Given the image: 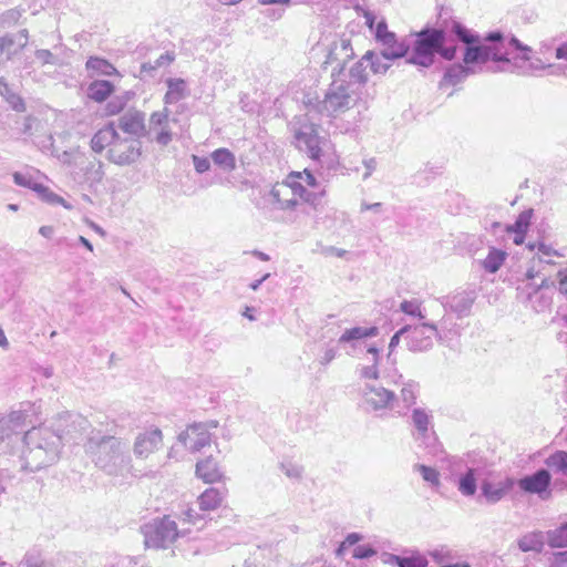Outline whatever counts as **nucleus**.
<instances>
[{"mask_svg":"<svg viewBox=\"0 0 567 567\" xmlns=\"http://www.w3.org/2000/svg\"><path fill=\"white\" fill-rule=\"evenodd\" d=\"M483 41L489 44L482 43L480 39L478 43L465 47L463 53V63L467 66H475L478 72L483 71L482 64H485L489 60L494 62L509 63L508 51L505 48L504 35L499 31L489 32Z\"/></svg>","mask_w":567,"mask_h":567,"instance_id":"nucleus-1","label":"nucleus"},{"mask_svg":"<svg viewBox=\"0 0 567 567\" xmlns=\"http://www.w3.org/2000/svg\"><path fill=\"white\" fill-rule=\"evenodd\" d=\"M226 489L207 487L196 499L199 512L195 508H188L184 514V520L193 525L204 522L206 514L216 512L223 507L226 501Z\"/></svg>","mask_w":567,"mask_h":567,"instance_id":"nucleus-2","label":"nucleus"},{"mask_svg":"<svg viewBox=\"0 0 567 567\" xmlns=\"http://www.w3.org/2000/svg\"><path fill=\"white\" fill-rule=\"evenodd\" d=\"M178 537L176 523L169 516L155 520L145 532L146 544L154 548H166Z\"/></svg>","mask_w":567,"mask_h":567,"instance_id":"nucleus-3","label":"nucleus"},{"mask_svg":"<svg viewBox=\"0 0 567 567\" xmlns=\"http://www.w3.org/2000/svg\"><path fill=\"white\" fill-rule=\"evenodd\" d=\"M389 59L384 58V52L382 55H378L373 51H368L352 68L351 76L358 82L364 83L370 75L384 74L389 69V64L384 60Z\"/></svg>","mask_w":567,"mask_h":567,"instance_id":"nucleus-4","label":"nucleus"},{"mask_svg":"<svg viewBox=\"0 0 567 567\" xmlns=\"http://www.w3.org/2000/svg\"><path fill=\"white\" fill-rule=\"evenodd\" d=\"M142 155V143L137 138L118 137L113 148L110 150L109 161L116 165H130Z\"/></svg>","mask_w":567,"mask_h":567,"instance_id":"nucleus-5","label":"nucleus"},{"mask_svg":"<svg viewBox=\"0 0 567 567\" xmlns=\"http://www.w3.org/2000/svg\"><path fill=\"white\" fill-rule=\"evenodd\" d=\"M284 181L288 184L300 202H310L311 192L309 189L318 186L317 178L308 169L290 172Z\"/></svg>","mask_w":567,"mask_h":567,"instance_id":"nucleus-6","label":"nucleus"},{"mask_svg":"<svg viewBox=\"0 0 567 567\" xmlns=\"http://www.w3.org/2000/svg\"><path fill=\"white\" fill-rule=\"evenodd\" d=\"M435 53L445 60H452L455 56L456 47L446 43L443 31L427 28V66L433 62Z\"/></svg>","mask_w":567,"mask_h":567,"instance_id":"nucleus-7","label":"nucleus"},{"mask_svg":"<svg viewBox=\"0 0 567 567\" xmlns=\"http://www.w3.org/2000/svg\"><path fill=\"white\" fill-rule=\"evenodd\" d=\"M375 39L384 47V58H401L406 53V47L396 41L388 24L382 20L375 25Z\"/></svg>","mask_w":567,"mask_h":567,"instance_id":"nucleus-8","label":"nucleus"},{"mask_svg":"<svg viewBox=\"0 0 567 567\" xmlns=\"http://www.w3.org/2000/svg\"><path fill=\"white\" fill-rule=\"evenodd\" d=\"M181 440L188 450L198 452L210 445L212 435L206 424H194L181 434Z\"/></svg>","mask_w":567,"mask_h":567,"instance_id":"nucleus-9","label":"nucleus"},{"mask_svg":"<svg viewBox=\"0 0 567 567\" xmlns=\"http://www.w3.org/2000/svg\"><path fill=\"white\" fill-rule=\"evenodd\" d=\"M118 137L120 135L115 128L114 122H110L95 132L91 138L90 146L94 153L100 154L107 151L109 155L110 150L113 148Z\"/></svg>","mask_w":567,"mask_h":567,"instance_id":"nucleus-10","label":"nucleus"},{"mask_svg":"<svg viewBox=\"0 0 567 567\" xmlns=\"http://www.w3.org/2000/svg\"><path fill=\"white\" fill-rule=\"evenodd\" d=\"M551 482V475L547 470H538L532 475L518 480L519 488L526 493L540 494L545 492Z\"/></svg>","mask_w":567,"mask_h":567,"instance_id":"nucleus-11","label":"nucleus"},{"mask_svg":"<svg viewBox=\"0 0 567 567\" xmlns=\"http://www.w3.org/2000/svg\"><path fill=\"white\" fill-rule=\"evenodd\" d=\"M195 474L205 484L219 483L224 478L219 463L213 456L199 460L196 463Z\"/></svg>","mask_w":567,"mask_h":567,"instance_id":"nucleus-12","label":"nucleus"},{"mask_svg":"<svg viewBox=\"0 0 567 567\" xmlns=\"http://www.w3.org/2000/svg\"><path fill=\"white\" fill-rule=\"evenodd\" d=\"M118 127L130 138L141 137L145 132L144 114L140 111H128L118 118Z\"/></svg>","mask_w":567,"mask_h":567,"instance_id":"nucleus-13","label":"nucleus"},{"mask_svg":"<svg viewBox=\"0 0 567 567\" xmlns=\"http://www.w3.org/2000/svg\"><path fill=\"white\" fill-rule=\"evenodd\" d=\"M270 194L279 209H293L301 203L285 181L276 183Z\"/></svg>","mask_w":567,"mask_h":567,"instance_id":"nucleus-14","label":"nucleus"},{"mask_svg":"<svg viewBox=\"0 0 567 567\" xmlns=\"http://www.w3.org/2000/svg\"><path fill=\"white\" fill-rule=\"evenodd\" d=\"M475 300V291L464 290L450 297L447 305L450 309L457 315L458 318H464L470 316L472 306Z\"/></svg>","mask_w":567,"mask_h":567,"instance_id":"nucleus-15","label":"nucleus"},{"mask_svg":"<svg viewBox=\"0 0 567 567\" xmlns=\"http://www.w3.org/2000/svg\"><path fill=\"white\" fill-rule=\"evenodd\" d=\"M514 484L515 481L511 477L498 483L485 481L482 483L481 489L486 501L494 504L499 502L514 487Z\"/></svg>","mask_w":567,"mask_h":567,"instance_id":"nucleus-16","label":"nucleus"},{"mask_svg":"<svg viewBox=\"0 0 567 567\" xmlns=\"http://www.w3.org/2000/svg\"><path fill=\"white\" fill-rule=\"evenodd\" d=\"M364 403L373 410L385 409L394 400L393 392L381 388L370 386L363 394Z\"/></svg>","mask_w":567,"mask_h":567,"instance_id":"nucleus-17","label":"nucleus"},{"mask_svg":"<svg viewBox=\"0 0 567 567\" xmlns=\"http://www.w3.org/2000/svg\"><path fill=\"white\" fill-rule=\"evenodd\" d=\"M162 433L159 430H152L141 435L135 443V453L141 457H147L150 454L158 451L162 446Z\"/></svg>","mask_w":567,"mask_h":567,"instance_id":"nucleus-18","label":"nucleus"},{"mask_svg":"<svg viewBox=\"0 0 567 567\" xmlns=\"http://www.w3.org/2000/svg\"><path fill=\"white\" fill-rule=\"evenodd\" d=\"M478 73L475 66H467L466 64L456 63L450 66L444 73L440 87L444 89L447 85H456L462 83L467 76Z\"/></svg>","mask_w":567,"mask_h":567,"instance_id":"nucleus-19","label":"nucleus"},{"mask_svg":"<svg viewBox=\"0 0 567 567\" xmlns=\"http://www.w3.org/2000/svg\"><path fill=\"white\" fill-rule=\"evenodd\" d=\"M350 95L342 86L331 89L324 97V107L330 112L344 111L349 107Z\"/></svg>","mask_w":567,"mask_h":567,"instance_id":"nucleus-20","label":"nucleus"},{"mask_svg":"<svg viewBox=\"0 0 567 567\" xmlns=\"http://www.w3.org/2000/svg\"><path fill=\"white\" fill-rule=\"evenodd\" d=\"M115 91V86L107 80H94L87 86V97L95 103L105 102Z\"/></svg>","mask_w":567,"mask_h":567,"instance_id":"nucleus-21","label":"nucleus"},{"mask_svg":"<svg viewBox=\"0 0 567 567\" xmlns=\"http://www.w3.org/2000/svg\"><path fill=\"white\" fill-rule=\"evenodd\" d=\"M297 140L305 145V150L310 158L315 161L321 158V141L319 135L315 131H311L310 133L299 132L297 134Z\"/></svg>","mask_w":567,"mask_h":567,"instance_id":"nucleus-22","label":"nucleus"},{"mask_svg":"<svg viewBox=\"0 0 567 567\" xmlns=\"http://www.w3.org/2000/svg\"><path fill=\"white\" fill-rule=\"evenodd\" d=\"M545 535L542 532H530L523 535L518 540V548L524 551L540 553L544 548Z\"/></svg>","mask_w":567,"mask_h":567,"instance_id":"nucleus-23","label":"nucleus"},{"mask_svg":"<svg viewBox=\"0 0 567 567\" xmlns=\"http://www.w3.org/2000/svg\"><path fill=\"white\" fill-rule=\"evenodd\" d=\"M85 68L86 70L93 71L96 75L111 76L118 74L116 68L112 63L97 56H90L85 63Z\"/></svg>","mask_w":567,"mask_h":567,"instance_id":"nucleus-24","label":"nucleus"},{"mask_svg":"<svg viewBox=\"0 0 567 567\" xmlns=\"http://www.w3.org/2000/svg\"><path fill=\"white\" fill-rule=\"evenodd\" d=\"M507 257L506 251L491 247L486 258L482 261V267L489 274H495L503 266Z\"/></svg>","mask_w":567,"mask_h":567,"instance_id":"nucleus-25","label":"nucleus"},{"mask_svg":"<svg viewBox=\"0 0 567 567\" xmlns=\"http://www.w3.org/2000/svg\"><path fill=\"white\" fill-rule=\"evenodd\" d=\"M168 90L165 94V103L172 104L176 103L186 95V82L182 79H168L167 80Z\"/></svg>","mask_w":567,"mask_h":567,"instance_id":"nucleus-26","label":"nucleus"},{"mask_svg":"<svg viewBox=\"0 0 567 567\" xmlns=\"http://www.w3.org/2000/svg\"><path fill=\"white\" fill-rule=\"evenodd\" d=\"M40 198L51 205H61L66 209H72V205L64 200L61 196L52 192L49 187L42 184H34V190Z\"/></svg>","mask_w":567,"mask_h":567,"instance_id":"nucleus-27","label":"nucleus"},{"mask_svg":"<svg viewBox=\"0 0 567 567\" xmlns=\"http://www.w3.org/2000/svg\"><path fill=\"white\" fill-rule=\"evenodd\" d=\"M214 163L226 171H234L236 168V157L227 148H217L212 153Z\"/></svg>","mask_w":567,"mask_h":567,"instance_id":"nucleus-28","label":"nucleus"},{"mask_svg":"<svg viewBox=\"0 0 567 567\" xmlns=\"http://www.w3.org/2000/svg\"><path fill=\"white\" fill-rule=\"evenodd\" d=\"M546 542L551 548L567 547V522L546 533Z\"/></svg>","mask_w":567,"mask_h":567,"instance_id":"nucleus-29","label":"nucleus"},{"mask_svg":"<svg viewBox=\"0 0 567 567\" xmlns=\"http://www.w3.org/2000/svg\"><path fill=\"white\" fill-rule=\"evenodd\" d=\"M532 217H533V209H527V210L522 212L517 216L514 224L507 225L505 227V231L507 234H512V233H526L527 234L529 226H530Z\"/></svg>","mask_w":567,"mask_h":567,"instance_id":"nucleus-30","label":"nucleus"},{"mask_svg":"<svg viewBox=\"0 0 567 567\" xmlns=\"http://www.w3.org/2000/svg\"><path fill=\"white\" fill-rule=\"evenodd\" d=\"M378 334L377 327L362 328L355 327L344 331V333L340 337L341 342H349L352 340H359L368 337H374Z\"/></svg>","mask_w":567,"mask_h":567,"instance_id":"nucleus-31","label":"nucleus"},{"mask_svg":"<svg viewBox=\"0 0 567 567\" xmlns=\"http://www.w3.org/2000/svg\"><path fill=\"white\" fill-rule=\"evenodd\" d=\"M545 464L567 476V452L557 451L546 458Z\"/></svg>","mask_w":567,"mask_h":567,"instance_id":"nucleus-32","label":"nucleus"},{"mask_svg":"<svg viewBox=\"0 0 567 567\" xmlns=\"http://www.w3.org/2000/svg\"><path fill=\"white\" fill-rule=\"evenodd\" d=\"M475 471L470 468L458 481V491L464 496H472L476 492Z\"/></svg>","mask_w":567,"mask_h":567,"instance_id":"nucleus-33","label":"nucleus"},{"mask_svg":"<svg viewBox=\"0 0 567 567\" xmlns=\"http://www.w3.org/2000/svg\"><path fill=\"white\" fill-rule=\"evenodd\" d=\"M454 33L461 42L466 44V47L478 43L481 39L478 34L473 33L460 23L454 24Z\"/></svg>","mask_w":567,"mask_h":567,"instance_id":"nucleus-34","label":"nucleus"},{"mask_svg":"<svg viewBox=\"0 0 567 567\" xmlns=\"http://www.w3.org/2000/svg\"><path fill=\"white\" fill-rule=\"evenodd\" d=\"M416 51H417L416 58H412L410 61L415 64L424 65L425 64V31L424 30L419 33Z\"/></svg>","mask_w":567,"mask_h":567,"instance_id":"nucleus-35","label":"nucleus"},{"mask_svg":"<svg viewBox=\"0 0 567 567\" xmlns=\"http://www.w3.org/2000/svg\"><path fill=\"white\" fill-rule=\"evenodd\" d=\"M431 556L437 564H443L445 561L454 559V554L452 553V550L444 547H442L441 549L433 550L431 553Z\"/></svg>","mask_w":567,"mask_h":567,"instance_id":"nucleus-36","label":"nucleus"},{"mask_svg":"<svg viewBox=\"0 0 567 567\" xmlns=\"http://www.w3.org/2000/svg\"><path fill=\"white\" fill-rule=\"evenodd\" d=\"M125 109V101L122 99H116L111 101L105 106V113L109 116H114L120 114Z\"/></svg>","mask_w":567,"mask_h":567,"instance_id":"nucleus-37","label":"nucleus"},{"mask_svg":"<svg viewBox=\"0 0 567 567\" xmlns=\"http://www.w3.org/2000/svg\"><path fill=\"white\" fill-rule=\"evenodd\" d=\"M6 100L13 111H16V112H24L25 111L24 101L20 95L12 93V94H9Z\"/></svg>","mask_w":567,"mask_h":567,"instance_id":"nucleus-38","label":"nucleus"},{"mask_svg":"<svg viewBox=\"0 0 567 567\" xmlns=\"http://www.w3.org/2000/svg\"><path fill=\"white\" fill-rule=\"evenodd\" d=\"M192 159H193L194 167L197 173L202 174V173L209 171L210 163L206 157H199L197 155H193Z\"/></svg>","mask_w":567,"mask_h":567,"instance_id":"nucleus-39","label":"nucleus"},{"mask_svg":"<svg viewBox=\"0 0 567 567\" xmlns=\"http://www.w3.org/2000/svg\"><path fill=\"white\" fill-rule=\"evenodd\" d=\"M360 535L355 533L348 535L347 538L340 544L337 550V555L341 556L349 546L357 544L360 540Z\"/></svg>","mask_w":567,"mask_h":567,"instance_id":"nucleus-40","label":"nucleus"},{"mask_svg":"<svg viewBox=\"0 0 567 567\" xmlns=\"http://www.w3.org/2000/svg\"><path fill=\"white\" fill-rule=\"evenodd\" d=\"M13 181L19 186L27 187V188L34 190L35 183L32 182V179L30 177L23 175L22 173L16 172L13 174Z\"/></svg>","mask_w":567,"mask_h":567,"instance_id":"nucleus-41","label":"nucleus"},{"mask_svg":"<svg viewBox=\"0 0 567 567\" xmlns=\"http://www.w3.org/2000/svg\"><path fill=\"white\" fill-rule=\"evenodd\" d=\"M373 555H375V550L369 546H358L352 553V556L357 559L369 558Z\"/></svg>","mask_w":567,"mask_h":567,"instance_id":"nucleus-42","label":"nucleus"},{"mask_svg":"<svg viewBox=\"0 0 567 567\" xmlns=\"http://www.w3.org/2000/svg\"><path fill=\"white\" fill-rule=\"evenodd\" d=\"M556 277L559 292L567 296V267L558 270Z\"/></svg>","mask_w":567,"mask_h":567,"instance_id":"nucleus-43","label":"nucleus"},{"mask_svg":"<svg viewBox=\"0 0 567 567\" xmlns=\"http://www.w3.org/2000/svg\"><path fill=\"white\" fill-rule=\"evenodd\" d=\"M511 45H513L515 49L523 52L522 59L525 61H528L530 58L528 56V53L532 51V49L525 44H523L518 39L515 37H512L509 42Z\"/></svg>","mask_w":567,"mask_h":567,"instance_id":"nucleus-44","label":"nucleus"},{"mask_svg":"<svg viewBox=\"0 0 567 567\" xmlns=\"http://www.w3.org/2000/svg\"><path fill=\"white\" fill-rule=\"evenodd\" d=\"M401 309L411 316H421L420 306L413 301H404L401 303Z\"/></svg>","mask_w":567,"mask_h":567,"instance_id":"nucleus-45","label":"nucleus"},{"mask_svg":"<svg viewBox=\"0 0 567 567\" xmlns=\"http://www.w3.org/2000/svg\"><path fill=\"white\" fill-rule=\"evenodd\" d=\"M537 250L544 256H556V257H563V254H560L558 250L554 249L549 245H546L543 241L537 243Z\"/></svg>","mask_w":567,"mask_h":567,"instance_id":"nucleus-46","label":"nucleus"},{"mask_svg":"<svg viewBox=\"0 0 567 567\" xmlns=\"http://www.w3.org/2000/svg\"><path fill=\"white\" fill-rule=\"evenodd\" d=\"M399 567H424V563L421 558H404L399 559Z\"/></svg>","mask_w":567,"mask_h":567,"instance_id":"nucleus-47","label":"nucleus"},{"mask_svg":"<svg viewBox=\"0 0 567 567\" xmlns=\"http://www.w3.org/2000/svg\"><path fill=\"white\" fill-rule=\"evenodd\" d=\"M550 567H567V550L554 554Z\"/></svg>","mask_w":567,"mask_h":567,"instance_id":"nucleus-48","label":"nucleus"},{"mask_svg":"<svg viewBox=\"0 0 567 567\" xmlns=\"http://www.w3.org/2000/svg\"><path fill=\"white\" fill-rule=\"evenodd\" d=\"M413 421H414V424L415 426L420 430V431H423L425 427H424V423H425V415L423 414L422 411L420 410H415L414 413H413Z\"/></svg>","mask_w":567,"mask_h":567,"instance_id":"nucleus-49","label":"nucleus"},{"mask_svg":"<svg viewBox=\"0 0 567 567\" xmlns=\"http://www.w3.org/2000/svg\"><path fill=\"white\" fill-rule=\"evenodd\" d=\"M402 396H403V400L408 404L414 403L415 395H414V390H413L412 385H409V386L402 389Z\"/></svg>","mask_w":567,"mask_h":567,"instance_id":"nucleus-50","label":"nucleus"},{"mask_svg":"<svg viewBox=\"0 0 567 567\" xmlns=\"http://www.w3.org/2000/svg\"><path fill=\"white\" fill-rule=\"evenodd\" d=\"M439 472L435 468L427 466V483L439 485Z\"/></svg>","mask_w":567,"mask_h":567,"instance_id":"nucleus-51","label":"nucleus"},{"mask_svg":"<svg viewBox=\"0 0 567 567\" xmlns=\"http://www.w3.org/2000/svg\"><path fill=\"white\" fill-rule=\"evenodd\" d=\"M551 305V298L540 296L539 305L534 306L536 311H544L546 308H548Z\"/></svg>","mask_w":567,"mask_h":567,"instance_id":"nucleus-52","label":"nucleus"},{"mask_svg":"<svg viewBox=\"0 0 567 567\" xmlns=\"http://www.w3.org/2000/svg\"><path fill=\"white\" fill-rule=\"evenodd\" d=\"M363 375L368 379H378V369L375 365L363 370Z\"/></svg>","mask_w":567,"mask_h":567,"instance_id":"nucleus-53","label":"nucleus"},{"mask_svg":"<svg viewBox=\"0 0 567 567\" xmlns=\"http://www.w3.org/2000/svg\"><path fill=\"white\" fill-rule=\"evenodd\" d=\"M556 58L567 60V43H564L556 49Z\"/></svg>","mask_w":567,"mask_h":567,"instance_id":"nucleus-54","label":"nucleus"},{"mask_svg":"<svg viewBox=\"0 0 567 567\" xmlns=\"http://www.w3.org/2000/svg\"><path fill=\"white\" fill-rule=\"evenodd\" d=\"M156 141L159 143V144H163V145H166L169 141H171V134L166 131L164 132H161L157 136H156Z\"/></svg>","mask_w":567,"mask_h":567,"instance_id":"nucleus-55","label":"nucleus"},{"mask_svg":"<svg viewBox=\"0 0 567 567\" xmlns=\"http://www.w3.org/2000/svg\"><path fill=\"white\" fill-rule=\"evenodd\" d=\"M53 231L54 229L52 226H42L39 229V233L47 238H50L53 235Z\"/></svg>","mask_w":567,"mask_h":567,"instance_id":"nucleus-56","label":"nucleus"},{"mask_svg":"<svg viewBox=\"0 0 567 567\" xmlns=\"http://www.w3.org/2000/svg\"><path fill=\"white\" fill-rule=\"evenodd\" d=\"M336 357V351L333 349H328L324 353L322 364H327L331 362Z\"/></svg>","mask_w":567,"mask_h":567,"instance_id":"nucleus-57","label":"nucleus"},{"mask_svg":"<svg viewBox=\"0 0 567 567\" xmlns=\"http://www.w3.org/2000/svg\"><path fill=\"white\" fill-rule=\"evenodd\" d=\"M259 3L262 6H269V4H289V0H259Z\"/></svg>","mask_w":567,"mask_h":567,"instance_id":"nucleus-58","label":"nucleus"},{"mask_svg":"<svg viewBox=\"0 0 567 567\" xmlns=\"http://www.w3.org/2000/svg\"><path fill=\"white\" fill-rule=\"evenodd\" d=\"M513 243L517 246L522 245L525 240L526 233H514Z\"/></svg>","mask_w":567,"mask_h":567,"instance_id":"nucleus-59","label":"nucleus"},{"mask_svg":"<svg viewBox=\"0 0 567 567\" xmlns=\"http://www.w3.org/2000/svg\"><path fill=\"white\" fill-rule=\"evenodd\" d=\"M364 17H365V23H367V25H368L370 29H372V28H373V25H374V22H375V18H374V16H373V14H371V13H369V12H367V13L364 14Z\"/></svg>","mask_w":567,"mask_h":567,"instance_id":"nucleus-60","label":"nucleus"},{"mask_svg":"<svg viewBox=\"0 0 567 567\" xmlns=\"http://www.w3.org/2000/svg\"><path fill=\"white\" fill-rule=\"evenodd\" d=\"M403 330H400L399 332H396L392 338H391V341H390V348H393L395 347L398 343H399V339H400V334L402 333Z\"/></svg>","mask_w":567,"mask_h":567,"instance_id":"nucleus-61","label":"nucleus"},{"mask_svg":"<svg viewBox=\"0 0 567 567\" xmlns=\"http://www.w3.org/2000/svg\"><path fill=\"white\" fill-rule=\"evenodd\" d=\"M441 567H472V566L470 563L463 561V563H456V564L442 565Z\"/></svg>","mask_w":567,"mask_h":567,"instance_id":"nucleus-62","label":"nucleus"},{"mask_svg":"<svg viewBox=\"0 0 567 567\" xmlns=\"http://www.w3.org/2000/svg\"><path fill=\"white\" fill-rule=\"evenodd\" d=\"M0 346L2 348L8 347V340H7V338L4 336V332H3V330L1 328H0Z\"/></svg>","mask_w":567,"mask_h":567,"instance_id":"nucleus-63","label":"nucleus"},{"mask_svg":"<svg viewBox=\"0 0 567 567\" xmlns=\"http://www.w3.org/2000/svg\"><path fill=\"white\" fill-rule=\"evenodd\" d=\"M537 275L536 270L532 267V268H528L525 276L527 279H533L535 278V276Z\"/></svg>","mask_w":567,"mask_h":567,"instance_id":"nucleus-64","label":"nucleus"}]
</instances>
